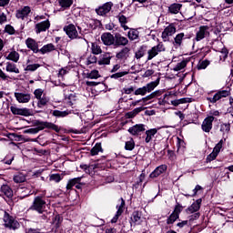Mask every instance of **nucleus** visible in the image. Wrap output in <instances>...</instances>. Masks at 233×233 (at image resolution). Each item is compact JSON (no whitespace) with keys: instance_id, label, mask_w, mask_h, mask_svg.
I'll return each mask as SVG.
<instances>
[{"instance_id":"obj_1","label":"nucleus","mask_w":233,"mask_h":233,"mask_svg":"<svg viewBox=\"0 0 233 233\" xmlns=\"http://www.w3.org/2000/svg\"><path fill=\"white\" fill-rule=\"evenodd\" d=\"M31 123L32 127H35L24 130V134H39V132H41V130H45V128H47V130H54L56 134L61 132V127L52 122L35 119L32 120Z\"/></svg>"},{"instance_id":"obj_2","label":"nucleus","mask_w":233,"mask_h":233,"mask_svg":"<svg viewBox=\"0 0 233 233\" xmlns=\"http://www.w3.org/2000/svg\"><path fill=\"white\" fill-rule=\"evenodd\" d=\"M46 209V201L43 199L42 196H37L35 198L33 204L29 208V210H35L38 214H43Z\"/></svg>"},{"instance_id":"obj_3","label":"nucleus","mask_w":233,"mask_h":233,"mask_svg":"<svg viewBox=\"0 0 233 233\" xmlns=\"http://www.w3.org/2000/svg\"><path fill=\"white\" fill-rule=\"evenodd\" d=\"M4 222L5 228L9 230H17L21 227V224L6 211H4Z\"/></svg>"},{"instance_id":"obj_4","label":"nucleus","mask_w":233,"mask_h":233,"mask_svg":"<svg viewBox=\"0 0 233 233\" xmlns=\"http://www.w3.org/2000/svg\"><path fill=\"white\" fill-rule=\"evenodd\" d=\"M64 32H66V35L71 40L83 39V36L79 35V33L77 32V29L76 28V25L74 24H69L67 25H65Z\"/></svg>"},{"instance_id":"obj_5","label":"nucleus","mask_w":233,"mask_h":233,"mask_svg":"<svg viewBox=\"0 0 233 233\" xmlns=\"http://www.w3.org/2000/svg\"><path fill=\"white\" fill-rule=\"evenodd\" d=\"M174 34H176V24L171 23L162 32L161 37L164 43L170 41V36L174 35Z\"/></svg>"},{"instance_id":"obj_6","label":"nucleus","mask_w":233,"mask_h":233,"mask_svg":"<svg viewBox=\"0 0 233 233\" xmlns=\"http://www.w3.org/2000/svg\"><path fill=\"white\" fill-rule=\"evenodd\" d=\"M141 216H143V214L139 210H135L132 212L129 219L131 228L132 227H137V225H141L143 223V218H141Z\"/></svg>"},{"instance_id":"obj_7","label":"nucleus","mask_w":233,"mask_h":233,"mask_svg":"<svg viewBox=\"0 0 233 233\" xmlns=\"http://www.w3.org/2000/svg\"><path fill=\"white\" fill-rule=\"evenodd\" d=\"M81 179H83V177H77L69 179L66 185V190H72L74 187L77 190H81L83 188V183H81Z\"/></svg>"},{"instance_id":"obj_8","label":"nucleus","mask_w":233,"mask_h":233,"mask_svg":"<svg viewBox=\"0 0 233 233\" xmlns=\"http://www.w3.org/2000/svg\"><path fill=\"white\" fill-rule=\"evenodd\" d=\"M228 96H230L229 90H219L214 95L213 97H208L207 100L214 105V103H218L219 99H223V97H228Z\"/></svg>"},{"instance_id":"obj_9","label":"nucleus","mask_w":233,"mask_h":233,"mask_svg":"<svg viewBox=\"0 0 233 233\" xmlns=\"http://www.w3.org/2000/svg\"><path fill=\"white\" fill-rule=\"evenodd\" d=\"M112 6H114V3L107 2L103 5H100L98 8L95 9V12L96 14H97V15L105 16L110 12V10H112Z\"/></svg>"},{"instance_id":"obj_10","label":"nucleus","mask_w":233,"mask_h":233,"mask_svg":"<svg viewBox=\"0 0 233 233\" xmlns=\"http://www.w3.org/2000/svg\"><path fill=\"white\" fill-rule=\"evenodd\" d=\"M10 111L14 116H24L25 117H28V116H32V113H30V109L26 107L19 108L15 106H11Z\"/></svg>"},{"instance_id":"obj_11","label":"nucleus","mask_w":233,"mask_h":233,"mask_svg":"<svg viewBox=\"0 0 233 233\" xmlns=\"http://www.w3.org/2000/svg\"><path fill=\"white\" fill-rule=\"evenodd\" d=\"M208 33V25H200L198 31L196 33V37L194 41L199 42L203 41L207 37Z\"/></svg>"},{"instance_id":"obj_12","label":"nucleus","mask_w":233,"mask_h":233,"mask_svg":"<svg viewBox=\"0 0 233 233\" xmlns=\"http://www.w3.org/2000/svg\"><path fill=\"white\" fill-rule=\"evenodd\" d=\"M116 40V35H112L111 33H104L101 35V41L103 45L106 46H114Z\"/></svg>"},{"instance_id":"obj_13","label":"nucleus","mask_w":233,"mask_h":233,"mask_svg":"<svg viewBox=\"0 0 233 233\" xmlns=\"http://www.w3.org/2000/svg\"><path fill=\"white\" fill-rule=\"evenodd\" d=\"M167 168L168 167L165 164L157 167L154 171L149 174V178L156 179V177H159L161 174H165V172H167Z\"/></svg>"},{"instance_id":"obj_14","label":"nucleus","mask_w":233,"mask_h":233,"mask_svg":"<svg viewBox=\"0 0 233 233\" xmlns=\"http://www.w3.org/2000/svg\"><path fill=\"white\" fill-rule=\"evenodd\" d=\"M145 124H136L135 126L128 128V132L131 136H141V132H145L147 128Z\"/></svg>"},{"instance_id":"obj_15","label":"nucleus","mask_w":233,"mask_h":233,"mask_svg":"<svg viewBox=\"0 0 233 233\" xmlns=\"http://www.w3.org/2000/svg\"><path fill=\"white\" fill-rule=\"evenodd\" d=\"M127 45H128V38L121 35V34L119 33H116L115 34V44L114 46L116 48L119 47V46H127Z\"/></svg>"},{"instance_id":"obj_16","label":"nucleus","mask_w":233,"mask_h":233,"mask_svg":"<svg viewBox=\"0 0 233 233\" xmlns=\"http://www.w3.org/2000/svg\"><path fill=\"white\" fill-rule=\"evenodd\" d=\"M214 116H209L204 119L201 125V128L203 132L208 133L210 130H212V123H214Z\"/></svg>"},{"instance_id":"obj_17","label":"nucleus","mask_w":233,"mask_h":233,"mask_svg":"<svg viewBox=\"0 0 233 233\" xmlns=\"http://www.w3.org/2000/svg\"><path fill=\"white\" fill-rule=\"evenodd\" d=\"M50 28V20L42 21L35 25V34H41V32H46Z\"/></svg>"},{"instance_id":"obj_18","label":"nucleus","mask_w":233,"mask_h":233,"mask_svg":"<svg viewBox=\"0 0 233 233\" xmlns=\"http://www.w3.org/2000/svg\"><path fill=\"white\" fill-rule=\"evenodd\" d=\"M25 45L27 48H29V50H32L34 54H39V44L37 43V41H35V39L28 37L25 40Z\"/></svg>"},{"instance_id":"obj_19","label":"nucleus","mask_w":233,"mask_h":233,"mask_svg":"<svg viewBox=\"0 0 233 233\" xmlns=\"http://www.w3.org/2000/svg\"><path fill=\"white\" fill-rule=\"evenodd\" d=\"M201 203H203L202 198L197 199L191 206L186 208V213L194 214L195 212H199V209L201 208Z\"/></svg>"},{"instance_id":"obj_20","label":"nucleus","mask_w":233,"mask_h":233,"mask_svg":"<svg viewBox=\"0 0 233 233\" xmlns=\"http://www.w3.org/2000/svg\"><path fill=\"white\" fill-rule=\"evenodd\" d=\"M130 56V49L129 47H123L118 53H116V57L119 60V61H127V59H128V57Z\"/></svg>"},{"instance_id":"obj_21","label":"nucleus","mask_w":233,"mask_h":233,"mask_svg":"<svg viewBox=\"0 0 233 233\" xmlns=\"http://www.w3.org/2000/svg\"><path fill=\"white\" fill-rule=\"evenodd\" d=\"M15 97L19 103H29L32 96L28 93H15Z\"/></svg>"},{"instance_id":"obj_22","label":"nucleus","mask_w":233,"mask_h":233,"mask_svg":"<svg viewBox=\"0 0 233 233\" xmlns=\"http://www.w3.org/2000/svg\"><path fill=\"white\" fill-rule=\"evenodd\" d=\"M181 8H183L182 4L174 3L168 6L167 12H168V14H171L172 15H176L179 14V12H181Z\"/></svg>"},{"instance_id":"obj_23","label":"nucleus","mask_w":233,"mask_h":233,"mask_svg":"<svg viewBox=\"0 0 233 233\" xmlns=\"http://www.w3.org/2000/svg\"><path fill=\"white\" fill-rule=\"evenodd\" d=\"M32 12V9H30V6L26 5L24 6L21 10H18L16 12V17L17 19L24 20L25 17H27V15Z\"/></svg>"},{"instance_id":"obj_24","label":"nucleus","mask_w":233,"mask_h":233,"mask_svg":"<svg viewBox=\"0 0 233 233\" xmlns=\"http://www.w3.org/2000/svg\"><path fill=\"white\" fill-rule=\"evenodd\" d=\"M0 192L4 194V196L7 197L9 199L14 198V190L7 184H4L0 187Z\"/></svg>"},{"instance_id":"obj_25","label":"nucleus","mask_w":233,"mask_h":233,"mask_svg":"<svg viewBox=\"0 0 233 233\" xmlns=\"http://www.w3.org/2000/svg\"><path fill=\"white\" fill-rule=\"evenodd\" d=\"M110 52L104 53L100 55V59L98 60V65L101 66L103 65H110V59H112Z\"/></svg>"},{"instance_id":"obj_26","label":"nucleus","mask_w":233,"mask_h":233,"mask_svg":"<svg viewBox=\"0 0 233 233\" xmlns=\"http://www.w3.org/2000/svg\"><path fill=\"white\" fill-rule=\"evenodd\" d=\"M161 77L158 76L155 81L147 83L146 86H144L146 87V91L147 92V94L153 92V90H155V88L159 85Z\"/></svg>"},{"instance_id":"obj_27","label":"nucleus","mask_w":233,"mask_h":233,"mask_svg":"<svg viewBox=\"0 0 233 233\" xmlns=\"http://www.w3.org/2000/svg\"><path fill=\"white\" fill-rule=\"evenodd\" d=\"M116 18L118 19L121 28H124L125 31L130 30V27L127 25V23H128V18H127L125 15L120 13L118 15H116Z\"/></svg>"},{"instance_id":"obj_28","label":"nucleus","mask_w":233,"mask_h":233,"mask_svg":"<svg viewBox=\"0 0 233 233\" xmlns=\"http://www.w3.org/2000/svg\"><path fill=\"white\" fill-rule=\"evenodd\" d=\"M147 50H148V46L142 45L138 47L137 51L135 53L136 59H141V57H145L147 54Z\"/></svg>"},{"instance_id":"obj_29","label":"nucleus","mask_w":233,"mask_h":233,"mask_svg":"<svg viewBox=\"0 0 233 233\" xmlns=\"http://www.w3.org/2000/svg\"><path fill=\"white\" fill-rule=\"evenodd\" d=\"M183 39H185V33H179L174 37L173 46L175 48H179L183 45Z\"/></svg>"},{"instance_id":"obj_30","label":"nucleus","mask_w":233,"mask_h":233,"mask_svg":"<svg viewBox=\"0 0 233 233\" xmlns=\"http://www.w3.org/2000/svg\"><path fill=\"white\" fill-rule=\"evenodd\" d=\"M56 50V46L54 44H46L41 49H39V53L42 54V56H45V54H48L50 52H54Z\"/></svg>"},{"instance_id":"obj_31","label":"nucleus","mask_w":233,"mask_h":233,"mask_svg":"<svg viewBox=\"0 0 233 233\" xmlns=\"http://www.w3.org/2000/svg\"><path fill=\"white\" fill-rule=\"evenodd\" d=\"M157 130H159V128H151L147 130L145 143H150V141H152V137L157 134Z\"/></svg>"},{"instance_id":"obj_32","label":"nucleus","mask_w":233,"mask_h":233,"mask_svg":"<svg viewBox=\"0 0 233 233\" xmlns=\"http://www.w3.org/2000/svg\"><path fill=\"white\" fill-rule=\"evenodd\" d=\"M129 32L127 33V37L130 41H136V39H139V31L135 28H129Z\"/></svg>"},{"instance_id":"obj_33","label":"nucleus","mask_w":233,"mask_h":233,"mask_svg":"<svg viewBox=\"0 0 233 233\" xmlns=\"http://www.w3.org/2000/svg\"><path fill=\"white\" fill-rule=\"evenodd\" d=\"M6 72H11L14 74H19V68H17V66L12 62H6Z\"/></svg>"},{"instance_id":"obj_34","label":"nucleus","mask_w":233,"mask_h":233,"mask_svg":"<svg viewBox=\"0 0 233 233\" xmlns=\"http://www.w3.org/2000/svg\"><path fill=\"white\" fill-rule=\"evenodd\" d=\"M19 53L16 51H11L5 59H7V61H13V63H17L19 61Z\"/></svg>"},{"instance_id":"obj_35","label":"nucleus","mask_w":233,"mask_h":233,"mask_svg":"<svg viewBox=\"0 0 233 233\" xmlns=\"http://www.w3.org/2000/svg\"><path fill=\"white\" fill-rule=\"evenodd\" d=\"M58 5L64 10H68L74 5V0H58Z\"/></svg>"},{"instance_id":"obj_36","label":"nucleus","mask_w":233,"mask_h":233,"mask_svg":"<svg viewBox=\"0 0 233 233\" xmlns=\"http://www.w3.org/2000/svg\"><path fill=\"white\" fill-rule=\"evenodd\" d=\"M136 148V142L133 137H130L128 141H126L125 150L132 152Z\"/></svg>"},{"instance_id":"obj_37","label":"nucleus","mask_w":233,"mask_h":233,"mask_svg":"<svg viewBox=\"0 0 233 233\" xmlns=\"http://www.w3.org/2000/svg\"><path fill=\"white\" fill-rule=\"evenodd\" d=\"M91 52L93 56H99V54H103V49L101 46L96 43L91 44Z\"/></svg>"},{"instance_id":"obj_38","label":"nucleus","mask_w":233,"mask_h":233,"mask_svg":"<svg viewBox=\"0 0 233 233\" xmlns=\"http://www.w3.org/2000/svg\"><path fill=\"white\" fill-rule=\"evenodd\" d=\"M99 152H103V147L101 146V143H96L90 150L91 156H97Z\"/></svg>"},{"instance_id":"obj_39","label":"nucleus","mask_w":233,"mask_h":233,"mask_svg":"<svg viewBox=\"0 0 233 233\" xmlns=\"http://www.w3.org/2000/svg\"><path fill=\"white\" fill-rule=\"evenodd\" d=\"M70 113L68 112V110L66 111H60V110H54L52 112V116H54V117H66V116H69Z\"/></svg>"},{"instance_id":"obj_40","label":"nucleus","mask_w":233,"mask_h":233,"mask_svg":"<svg viewBox=\"0 0 233 233\" xmlns=\"http://www.w3.org/2000/svg\"><path fill=\"white\" fill-rule=\"evenodd\" d=\"M53 222L55 225V228L57 229L59 227H61V223H63V217L59 214L56 215L53 218Z\"/></svg>"},{"instance_id":"obj_41","label":"nucleus","mask_w":233,"mask_h":233,"mask_svg":"<svg viewBox=\"0 0 233 233\" xmlns=\"http://www.w3.org/2000/svg\"><path fill=\"white\" fill-rule=\"evenodd\" d=\"M37 68H41L39 64H29L25 67V72H35Z\"/></svg>"},{"instance_id":"obj_42","label":"nucleus","mask_w":233,"mask_h":233,"mask_svg":"<svg viewBox=\"0 0 233 233\" xmlns=\"http://www.w3.org/2000/svg\"><path fill=\"white\" fill-rule=\"evenodd\" d=\"M212 50H214L215 52H220V54H222L223 57V61H225L227 59V57H228V49L227 47H225V46H223V48L221 49H216L214 47H212Z\"/></svg>"},{"instance_id":"obj_43","label":"nucleus","mask_w":233,"mask_h":233,"mask_svg":"<svg viewBox=\"0 0 233 233\" xmlns=\"http://www.w3.org/2000/svg\"><path fill=\"white\" fill-rule=\"evenodd\" d=\"M177 219H179V216L176 215L175 213H171L167 218V225H174Z\"/></svg>"},{"instance_id":"obj_44","label":"nucleus","mask_w":233,"mask_h":233,"mask_svg":"<svg viewBox=\"0 0 233 233\" xmlns=\"http://www.w3.org/2000/svg\"><path fill=\"white\" fill-rule=\"evenodd\" d=\"M63 179V175L59 173L51 174L49 176V181H55V183H59Z\"/></svg>"},{"instance_id":"obj_45","label":"nucleus","mask_w":233,"mask_h":233,"mask_svg":"<svg viewBox=\"0 0 233 233\" xmlns=\"http://www.w3.org/2000/svg\"><path fill=\"white\" fill-rule=\"evenodd\" d=\"M159 54L158 51L156 50V48L153 46L151 49L147 51V61H152L156 56Z\"/></svg>"},{"instance_id":"obj_46","label":"nucleus","mask_w":233,"mask_h":233,"mask_svg":"<svg viewBox=\"0 0 233 233\" xmlns=\"http://www.w3.org/2000/svg\"><path fill=\"white\" fill-rule=\"evenodd\" d=\"M48 101L49 99L46 96H45V95L40 98H38V103H37L38 108H41L42 106H46V105L48 104Z\"/></svg>"},{"instance_id":"obj_47","label":"nucleus","mask_w":233,"mask_h":233,"mask_svg":"<svg viewBox=\"0 0 233 233\" xmlns=\"http://www.w3.org/2000/svg\"><path fill=\"white\" fill-rule=\"evenodd\" d=\"M187 63H188V60H182L180 63L177 64L174 70H176V72H179V70H183V68L187 67Z\"/></svg>"},{"instance_id":"obj_48","label":"nucleus","mask_w":233,"mask_h":233,"mask_svg":"<svg viewBox=\"0 0 233 233\" xmlns=\"http://www.w3.org/2000/svg\"><path fill=\"white\" fill-rule=\"evenodd\" d=\"M199 190H203V187L197 185L195 187V188L193 189V193L190 194H185L186 198H196V196H198V192H199Z\"/></svg>"},{"instance_id":"obj_49","label":"nucleus","mask_w":233,"mask_h":233,"mask_svg":"<svg viewBox=\"0 0 233 233\" xmlns=\"http://www.w3.org/2000/svg\"><path fill=\"white\" fill-rule=\"evenodd\" d=\"M99 77H101V75H99V71L96 69L87 74L88 79H99Z\"/></svg>"},{"instance_id":"obj_50","label":"nucleus","mask_w":233,"mask_h":233,"mask_svg":"<svg viewBox=\"0 0 233 233\" xmlns=\"http://www.w3.org/2000/svg\"><path fill=\"white\" fill-rule=\"evenodd\" d=\"M147 94H148V93H147V87H145V86L142 87H138L134 92V96H147Z\"/></svg>"},{"instance_id":"obj_51","label":"nucleus","mask_w":233,"mask_h":233,"mask_svg":"<svg viewBox=\"0 0 233 233\" xmlns=\"http://www.w3.org/2000/svg\"><path fill=\"white\" fill-rule=\"evenodd\" d=\"M183 208H185L181 204H179V202H177L174 210H173V214L178 216L179 218V214H181V212H183Z\"/></svg>"},{"instance_id":"obj_52","label":"nucleus","mask_w":233,"mask_h":233,"mask_svg":"<svg viewBox=\"0 0 233 233\" xmlns=\"http://www.w3.org/2000/svg\"><path fill=\"white\" fill-rule=\"evenodd\" d=\"M177 152H179L180 150H185V148H187L186 147V143H185V140L177 137Z\"/></svg>"},{"instance_id":"obj_53","label":"nucleus","mask_w":233,"mask_h":233,"mask_svg":"<svg viewBox=\"0 0 233 233\" xmlns=\"http://www.w3.org/2000/svg\"><path fill=\"white\" fill-rule=\"evenodd\" d=\"M120 205L119 206H116V208H117V213L118 214H121L123 215V213L125 212V205H126V202H125V198H120Z\"/></svg>"},{"instance_id":"obj_54","label":"nucleus","mask_w":233,"mask_h":233,"mask_svg":"<svg viewBox=\"0 0 233 233\" xmlns=\"http://www.w3.org/2000/svg\"><path fill=\"white\" fill-rule=\"evenodd\" d=\"M124 76H128V71L115 73L111 75L110 77L111 79H119L120 77H124Z\"/></svg>"},{"instance_id":"obj_55","label":"nucleus","mask_w":233,"mask_h":233,"mask_svg":"<svg viewBox=\"0 0 233 233\" xmlns=\"http://www.w3.org/2000/svg\"><path fill=\"white\" fill-rule=\"evenodd\" d=\"M208 65H210V61L203 60L198 63V65L197 66V68H198V70H205V68H207V66H208Z\"/></svg>"},{"instance_id":"obj_56","label":"nucleus","mask_w":233,"mask_h":233,"mask_svg":"<svg viewBox=\"0 0 233 233\" xmlns=\"http://www.w3.org/2000/svg\"><path fill=\"white\" fill-rule=\"evenodd\" d=\"M14 156L7 155L5 157L4 159L1 160V163H4V165H12V161H14Z\"/></svg>"},{"instance_id":"obj_57","label":"nucleus","mask_w":233,"mask_h":233,"mask_svg":"<svg viewBox=\"0 0 233 233\" xmlns=\"http://www.w3.org/2000/svg\"><path fill=\"white\" fill-rule=\"evenodd\" d=\"M221 148H223V139H221L213 148V152L219 156V152H221Z\"/></svg>"},{"instance_id":"obj_58","label":"nucleus","mask_w":233,"mask_h":233,"mask_svg":"<svg viewBox=\"0 0 233 233\" xmlns=\"http://www.w3.org/2000/svg\"><path fill=\"white\" fill-rule=\"evenodd\" d=\"M5 34H8L9 35H14L15 34V29L12 25H6L5 27Z\"/></svg>"},{"instance_id":"obj_59","label":"nucleus","mask_w":233,"mask_h":233,"mask_svg":"<svg viewBox=\"0 0 233 233\" xmlns=\"http://www.w3.org/2000/svg\"><path fill=\"white\" fill-rule=\"evenodd\" d=\"M220 132H222V134H228L230 132V124L220 125Z\"/></svg>"},{"instance_id":"obj_60","label":"nucleus","mask_w":233,"mask_h":233,"mask_svg":"<svg viewBox=\"0 0 233 233\" xmlns=\"http://www.w3.org/2000/svg\"><path fill=\"white\" fill-rule=\"evenodd\" d=\"M96 63H98L97 61V56H94V55H90L88 57H87V60H86V65H94Z\"/></svg>"},{"instance_id":"obj_61","label":"nucleus","mask_w":233,"mask_h":233,"mask_svg":"<svg viewBox=\"0 0 233 233\" xmlns=\"http://www.w3.org/2000/svg\"><path fill=\"white\" fill-rule=\"evenodd\" d=\"M13 180L15 183H25V181H26V178L23 175H16L13 177Z\"/></svg>"},{"instance_id":"obj_62","label":"nucleus","mask_w":233,"mask_h":233,"mask_svg":"<svg viewBox=\"0 0 233 233\" xmlns=\"http://www.w3.org/2000/svg\"><path fill=\"white\" fill-rule=\"evenodd\" d=\"M156 95L155 93H151L150 95L147 96L146 97L142 98V102L144 103V105H147V103H148V101L152 100V99H156Z\"/></svg>"},{"instance_id":"obj_63","label":"nucleus","mask_w":233,"mask_h":233,"mask_svg":"<svg viewBox=\"0 0 233 233\" xmlns=\"http://www.w3.org/2000/svg\"><path fill=\"white\" fill-rule=\"evenodd\" d=\"M218 157V155L212 151L206 158V163H211V161H214Z\"/></svg>"},{"instance_id":"obj_64","label":"nucleus","mask_w":233,"mask_h":233,"mask_svg":"<svg viewBox=\"0 0 233 233\" xmlns=\"http://www.w3.org/2000/svg\"><path fill=\"white\" fill-rule=\"evenodd\" d=\"M76 101V95L70 94L67 98V105L69 106H74V102Z\"/></svg>"}]
</instances>
